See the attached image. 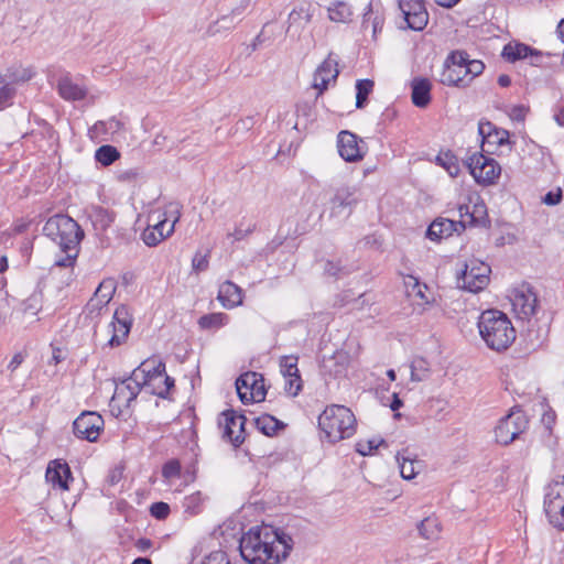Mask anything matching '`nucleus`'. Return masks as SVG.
Returning a JSON list of instances; mask_svg holds the SVG:
<instances>
[{"label": "nucleus", "mask_w": 564, "mask_h": 564, "mask_svg": "<svg viewBox=\"0 0 564 564\" xmlns=\"http://www.w3.org/2000/svg\"><path fill=\"white\" fill-rule=\"evenodd\" d=\"M318 426L332 443L349 438L356 432V417L344 405L327 406L318 416Z\"/></svg>", "instance_id": "4"}, {"label": "nucleus", "mask_w": 564, "mask_h": 564, "mask_svg": "<svg viewBox=\"0 0 564 564\" xmlns=\"http://www.w3.org/2000/svg\"><path fill=\"white\" fill-rule=\"evenodd\" d=\"M413 291L415 292V296L422 301L420 304L427 305L431 303L430 297L426 295V284H421L419 281H415Z\"/></svg>", "instance_id": "56"}, {"label": "nucleus", "mask_w": 564, "mask_h": 564, "mask_svg": "<svg viewBox=\"0 0 564 564\" xmlns=\"http://www.w3.org/2000/svg\"><path fill=\"white\" fill-rule=\"evenodd\" d=\"M325 195L326 202L321 217L325 213H328L329 218L348 217L361 200L360 189L349 184L329 186Z\"/></svg>", "instance_id": "5"}, {"label": "nucleus", "mask_w": 564, "mask_h": 564, "mask_svg": "<svg viewBox=\"0 0 564 564\" xmlns=\"http://www.w3.org/2000/svg\"><path fill=\"white\" fill-rule=\"evenodd\" d=\"M243 10L245 7H237L231 11L230 14L223 15L219 20H217L216 23L219 24L220 28L230 29L235 23V19L239 18L242 14Z\"/></svg>", "instance_id": "48"}, {"label": "nucleus", "mask_w": 564, "mask_h": 564, "mask_svg": "<svg viewBox=\"0 0 564 564\" xmlns=\"http://www.w3.org/2000/svg\"><path fill=\"white\" fill-rule=\"evenodd\" d=\"M163 377V388H154L151 392L159 398L165 399L167 398L170 390L174 387V379L166 373H164Z\"/></svg>", "instance_id": "52"}, {"label": "nucleus", "mask_w": 564, "mask_h": 564, "mask_svg": "<svg viewBox=\"0 0 564 564\" xmlns=\"http://www.w3.org/2000/svg\"><path fill=\"white\" fill-rule=\"evenodd\" d=\"M94 230L97 235L104 234L115 221L116 214L101 206H93L88 214Z\"/></svg>", "instance_id": "25"}, {"label": "nucleus", "mask_w": 564, "mask_h": 564, "mask_svg": "<svg viewBox=\"0 0 564 564\" xmlns=\"http://www.w3.org/2000/svg\"><path fill=\"white\" fill-rule=\"evenodd\" d=\"M375 83L371 79H358L356 82V107L362 109L367 105L368 96L373 90Z\"/></svg>", "instance_id": "36"}, {"label": "nucleus", "mask_w": 564, "mask_h": 564, "mask_svg": "<svg viewBox=\"0 0 564 564\" xmlns=\"http://www.w3.org/2000/svg\"><path fill=\"white\" fill-rule=\"evenodd\" d=\"M485 69V65L481 61L478 59H470L469 63H467L465 68V76L467 79H473L474 77L480 75Z\"/></svg>", "instance_id": "47"}, {"label": "nucleus", "mask_w": 564, "mask_h": 564, "mask_svg": "<svg viewBox=\"0 0 564 564\" xmlns=\"http://www.w3.org/2000/svg\"><path fill=\"white\" fill-rule=\"evenodd\" d=\"M208 253L202 254L200 252H196L192 260V268L196 272H202L207 270L209 261Z\"/></svg>", "instance_id": "53"}, {"label": "nucleus", "mask_w": 564, "mask_h": 564, "mask_svg": "<svg viewBox=\"0 0 564 564\" xmlns=\"http://www.w3.org/2000/svg\"><path fill=\"white\" fill-rule=\"evenodd\" d=\"M491 127L492 126L490 122H479V126H478L479 134L485 137L486 133H490Z\"/></svg>", "instance_id": "64"}, {"label": "nucleus", "mask_w": 564, "mask_h": 564, "mask_svg": "<svg viewBox=\"0 0 564 564\" xmlns=\"http://www.w3.org/2000/svg\"><path fill=\"white\" fill-rule=\"evenodd\" d=\"M338 75V61L333 53H329L314 73L313 88L318 90V95H322L328 88L329 83L336 82Z\"/></svg>", "instance_id": "17"}, {"label": "nucleus", "mask_w": 564, "mask_h": 564, "mask_svg": "<svg viewBox=\"0 0 564 564\" xmlns=\"http://www.w3.org/2000/svg\"><path fill=\"white\" fill-rule=\"evenodd\" d=\"M135 378H139L145 386L160 380L165 373V364L155 358H149L141 362L133 371Z\"/></svg>", "instance_id": "23"}, {"label": "nucleus", "mask_w": 564, "mask_h": 564, "mask_svg": "<svg viewBox=\"0 0 564 564\" xmlns=\"http://www.w3.org/2000/svg\"><path fill=\"white\" fill-rule=\"evenodd\" d=\"M475 210L473 213L469 212V206L468 205H460L459 208H458V212H459V216L462 218L460 221H465V225L466 224H469V225H475L478 223V219L477 217L475 216V213H484V205L481 206H478V205H475Z\"/></svg>", "instance_id": "45"}, {"label": "nucleus", "mask_w": 564, "mask_h": 564, "mask_svg": "<svg viewBox=\"0 0 564 564\" xmlns=\"http://www.w3.org/2000/svg\"><path fill=\"white\" fill-rule=\"evenodd\" d=\"M254 226H250L247 229H242L241 227H236L232 232L228 234V237H232L234 241H240L253 232Z\"/></svg>", "instance_id": "58"}, {"label": "nucleus", "mask_w": 564, "mask_h": 564, "mask_svg": "<svg viewBox=\"0 0 564 564\" xmlns=\"http://www.w3.org/2000/svg\"><path fill=\"white\" fill-rule=\"evenodd\" d=\"M539 56L540 54L534 51L532 47H530L527 44L523 43H517V44H507L502 50V56L508 62H516L518 59H523L529 56Z\"/></svg>", "instance_id": "30"}, {"label": "nucleus", "mask_w": 564, "mask_h": 564, "mask_svg": "<svg viewBox=\"0 0 564 564\" xmlns=\"http://www.w3.org/2000/svg\"><path fill=\"white\" fill-rule=\"evenodd\" d=\"M45 478L53 488L68 490V481L73 480V475L66 462L62 459H55L48 463Z\"/></svg>", "instance_id": "19"}, {"label": "nucleus", "mask_w": 564, "mask_h": 564, "mask_svg": "<svg viewBox=\"0 0 564 564\" xmlns=\"http://www.w3.org/2000/svg\"><path fill=\"white\" fill-rule=\"evenodd\" d=\"M29 225L30 224L28 221L19 220L18 223H15L12 230L15 235H19V234L26 231V229L29 228Z\"/></svg>", "instance_id": "63"}, {"label": "nucleus", "mask_w": 564, "mask_h": 564, "mask_svg": "<svg viewBox=\"0 0 564 564\" xmlns=\"http://www.w3.org/2000/svg\"><path fill=\"white\" fill-rule=\"evenodd\" d=\"M0 110L10 106L15 96V87L12 84L6 83L4 77L0 75Z\"/></svg>", "instance_id": "41"}, {"label": "nucleus", "mask_w": 564, "mask_h": 564, "mask_svg": "<svg viewBox=\"0 0 564 564\" xmlns=\"http://www.w3.org/2000/svg\"><path fill=\"white\" fill-rule=\"evenodd\" d=\"M236 388L242 403L261 402L265 399L264 379L261 375L248 371L236 380Z\"/></svg>", "instance_id": "12"}, {"label": "nucleus", "mask_w": 564, "mask_h": 564, "mask_svg": "<svg viewBox=\"0 0 564 564\" xmlns=\"http://www.w3.org/2000/svg\"><path fill=\"white\" fill-rule=\"evenodd\" d=\"M104 419L94 411L83 412L73 423L76 437L88 442H96L104 430Z\"/></svg>", "instance_id": "15"}, {"label": "nucleus", "mask_w": 564, "mask_h": 564, "mask_svg": "<svg viewBox=\"0 0 564 564\" xmlns=\"http://www.w3.org/2000/svg\"><path fill=\"white\" fill-rule=\"evenodd\" d=\"M150 513L155 519L163 520L170 513V506L167 503H165V502H162V501L154 502L150 507Z\"/></svg>", "instance_id": "50"}, {"label": "nucleus", "mask_w": 564, "mask_h": 564, "mask_svg": "<svg viewBox=\"0 0 564 564\" xmlns=\"http://www.w3.org/2000/svg\"><path fill=\"white\" fill-rule=\"evenodd\" d=\"M311 20L312 13L308 8L300 7L297 9H293L289 14L286 33L291 36H300Z\"/></svg>", "instance_id": "26"}, {"label": "nucleus", "mask_w": 564, "mask_h": 564, "mask_svg": "<svg viewBox=\"0 0 564 564\" xmlns=\"http://www.w3.org/2000/svg\"><path fill=\"white\" fill-rule=\"evenodd\" d=\"M281 372L285 378L294 377L299 373L297 369V357L294 356H284L280 361Z\"/></svg>", "instance_id": "43"}, {"label": "nucleus", "mask_w": 564, "mask_h": 564, "mask_svg": "<svg viewBox=\"0 0 564 564\" xmlns=\"http://www.w3.org/2000/svg\"><path fill=\"white\" fill-rule=\"evenodd\" d=\"M181 475V464L176 459H172L164 464L162 476L166 479L178 477Z\"/></svg>", "instance_id": "49"}, {"label": "nucleus", "mask_w": 564, "mask_h": 564, "mask_svg": "<svg viewBox=\"0 0 564 564\" xmlns=\"http://www.w3.org/2000/svg\"><path fill=\"white\" fill-rule=\"evenodd\" d=\"M465 229V221H454L447 218L435 219L427 228L426 237L433 241L451 237L455 231Z\"/></svg>", "instance_id": "22"}, {"label": "nucleus", "mask_w": 564, "mask_h": 564, "mask_svg": "<svg viewBox=\"0 0 564 564\" xmlns=\"http://www.w3.org/2000/svg\"><path fill=\"white\" fill-rule=\"evenodd\" d=\"M437 162L447 171V173L455 177L459 173V164L457 158L451 152H446L437 156Z\"/></svg>", "instance_id": "40"}, {"label": "nucleus", "mask_w": 564, "mask_h": 564, "mask_svg": "<svg viewBox=\"0 0 564 564\" xmlns=\"http://www.w3.org/2000/svg\"><path fill=\"white\" fill-rule=\"evenodd\" d=\"M338 153L346 162H358L364 152L358 144V137L350 131H340L337 138Z\"/></svg>", "instance_id": "20"}, {"label": "nucleus", "mask_w": 564, "mask_h": 564, "mask_svg": "<svg viewBox=\"0 0 564 564\" xmlns=\"http://www.w3.org/2000/svg\"><path fill=\"white\" fill-rule=\"evenodd\" d=\"M256 426L264 435L272 436L284 429L285 424L270 414H263L256 419Z\"/></svg>", "instance_id": "32"}, {"label": "nucleus", "mask_w": 564, "mask_h": 564, "mask_svg": "<svg viewBox=\"0 0 564 564\" xmlns=\"http://www.w3.org/2000/svg\"><path fill=\"white\" fill-rule=\"evenodd\" d=\"M529 429V419L523 410L514 406L501 417L495 427L496 441L501 445H509L519 438Z\"/></svg>", "instance_id": "6"}, {"label": "nucleus", "mask_w": 564, "mask_h": 564, "mask_svg": "<svg viewBox=\"0 0 564 564\" xmlns=\"http://www.w3.org/2000/svg\"><path fill=\"white\" fill-rule=\"evenodd\" d=\"M553 118L560 127H564V106H556Z\"/></svg>", "instance_id": "61"}, {"label": "nucleus", "mask_w": 564, "mask_h": 564, "mask_svg": "<svg viewBox=\"0 0 564 564\" xmlns=\"http://www.w3.org/2000/svg\"><path fill=\"white\" fill-rule=\"evenodd\" d=\"M513 312L520 319H528L535 314L538 296L529 283H522L511 291L510 295Z\"/></svg>", "instance_id": "13"}, {"label": "nucleus", "mask_w": 564, "mask_h": 564, "mask_svg": "<svg viewBox=\"0 0 564 564\" xmlns=\"http://www.w3.org/2000/svg\"><path fill=\"white\" fill-rule=\"evenodd\" d=\"M469 56L466 52L456 51L453 52L447 58L446 63H449L453 66L460 67L465 70L467 63H469Z\"/></svg>", "instance_id": "46"}, {"label": "nucleus", "mask_w": 564, "mask_h": 564, "mask_svg": "<svg viewBox=\"0 0 564 564\" xmlns=\"http://www.w3.org/2000/svg\"><path fill=\"white\" fill-rule=\"evenodd\" d=\"M119 158V151L112 145H101L100 148L97 149L95 153L96 161L102 164L104 166L112 164Z\"/></svg>", "instance_id": "37"}, {"label": "nucleus", "mask_w": 564, "mask_h": 564, "mask_svg": "<svg viewBox=\"0 0 564 564\" xmlns=\"http://www.w3.org/2000/svg\"><path fill=\"white\" fill-rule=\"evenodd\" d=\"M133 317L127 305H120L113 313L112 321L108 325L107 334L109 338L105 343V347L115 348L126 343L131 327Z\"/></svg>", "instance_id": "10"}, {"label": "nucleus", "mask_w": 564, "mask_h": 564, "mask_svg": "<svg viewBox=\"0 0 564 564\" xmlns=\"http://www.w3.org/2000/svg\"><path fill=\"white\" fill-rule=\"evenodd\" d=\"M527 109L523 106H514L511 109V118L518 121H523L525 118Z\"/></svg>", "instance_id": "60"}, {"label": "nucleus", "mask_w": 564, "mask_h": 564, "mask_svg": "<svg viewBox=\"0 0 564 564\" xmlns=\"http://www.w3.org/2000/svg\"><path fill=\"white\" fill-rule=\"evenodd\" d=\"M399 8L409 29L422 31L426 26L429 13L423 0H399Z\"/></svg>", "instance_id": "16"}, {"label": "nucleus", "mask_w": 564, "mask_h": 564, "mask_svg": "<svg viewBox=\"0 0 564 564\" xmlns=\"http://www.w3.org/2000/svg\"><path fill=\"white\" fill-rule=\"evenodd\" d=\"M466 165L475 181L482 185L495 184L501 173L500 165L494 159L477 152L467 158Z\"/></svg>", "instance_id": "11"}, {"label": "nucleus", "mask_w": 564, "mask_h": 564, "mask_svg": "<svg viewBox=\"0 0 564 564\" xmlns=\"http://www.w3.org/2000/svg\"><path fill=\"white\" fill-rule=\"evenodd\" d=\"M478 328L486 345L497 351L507 349L516 339V329L508 316L498 310L481 313Z\"/></svg>", "instance_id": "3"}, {"label": "nucleus", "mask_w": 564, "mask_h": 564, "mask_svg": "<svg viewBox=\"0 0 564 564\" xmlns=\"http://www.w3.org/2000/svg\"><path fill=\"white\" fill-rule=\"evenodd\" d=\"M386 445V442L383 438H371L367 441H359L356 444V451L362 456H368L373 453L375 449H377L379 446Z\"/></svg>", "instance_id": "42"}, {"label": "nucleus", "mask_w": 564, "mask_h": 564, "mask_svg": "<svg viewBox=\"0 0 564 564\" xmlns=\"http://www.w3.org/2000/svg\"><path fill=\"white\" fill-rule=\"evenodd\" d=\"M490 272L489 264L478 260H470L457 276V284L459 288L471 293H478L488 285Z\"/></svg>", "instance_id": "8"}, {"label": "nucleus", "mask_w": 564, "mask_h": 564, "mask_svg": "<svg viewBox=\"0 0 564 564\" xmlns=\"http://www.w3.org/2000/svg\"><path fill=\"white\" fill-rule=\"evenodd\" d=\"M246 421L243 414H237L234 410L224 411L218 423L223 438L239 447L245 441Z\"/></svg>", "instance_id": "14"}, {"label": "nucleus", "mask_w": 564, "mask_h": 564, "mask_svg": "<svg viewBox=\"0 0 564 564\" xmlns=\"http://www.w3.org/2000/svg\"><path fill=\"white\" fill-rule=\"evenodd\" d=\"M57 91L63 99L68 101L83 100L87 96V88L75 83L68 73L58 78Z\"/></svg>", "instance_id": "24"}, {"label": "nucleus", "mask_w": 564, "mask_h": 564, "mask_svg": "<svg viewBox=\"0 0 564 564\" xmlns=\"http://www.w3.org/2000/svg\"><path fill=\"white\" fill-rule=\"evenodd\" d=\"M200 564H234L229 555L221 550L213 551L200 561Z\"/></svg>", "instance_id": "44"}, {"label": "nucleus", "mask_w": 564, "mask_h": 564, "mask_svg": "<svg viewBox=\"0 0 564 564\" xmlns=\"http://www.w3.org/2000/svg\"><path fill=\"white\" fill-rule=\"evenodd\" d=\"M440 82L447 86L466 87L470 83V79L466 78L463 68L445 62L444 69L440 75Z\"/></svg>", "instance_id": "29"}, {"label": "nucleus", "mask_w": 564, "mask_h": 564, "mask_svg": "<svg viewBox=\"0 0 564 564\" xmlns=\"http://www.w3.org/2000/svg\"><path fill=\"white\" fill-rule=\"evenodd\" d=\"M229 317L225 313H210L199 317L198 325L202 329L213 330L225 326Z\"/></svg>", "instance_id": "34"}, {"label": "nucleus", "mask_w": 564, "mask_h": 564, "mask_svg": "<svg viewBox=\"0 0 564 564\" xmlns=\"http://www.w3.org/2000/svg\"><path fill=\"white\" fill-rule=\"evenodd\" d=\"M346 356L343 355V354H336L332 360H335L336 364H339L338 365V368L334 371V375L335 376H339L341 375L344 371H345V361H346Z\"/></svg>", "instance_id": "59"}, {"label": "nucleus", "mask_w": 564, "mask_h": 564, "mask_svg": "<svg viewBox=\"0 0 564 564\" xmlns=\"http://www.w3.org/2000/svg\"><path fill=\"white\" fill-rule=\"evenodd\" d=\"M205 499L206 497L200 491L186 496L183 500L184 512L189 516L200 513L203 511Z\"/></svg>", "instance_id": "35"}, {"label": "nucleus", "mask_w": 564, "mask_h": 564, "mask_svg": "<svg viewBox=\"0 0 564 564\" xmlns=\"http://www.w3.org/2000/svg\"><path fill=\"white\" fill-rule=\"evenodd\" d=\"M217 299L226 308H234L242 303V290L231 281L219 286Z\"/></svg>", "instance_id": "27"}, {"label": "nucleus", "mask_w": 564, "mask_h": 564, "mask_svg": "<svg viewBox=\"0 0 564 564\" xmlns=\"http://www.w3.org/2000/svg\"><path fill=\"white\" fill-rule=\"evenodd\" d=\"M327 11L328 18L334 22L348 23L352 20L354 12L347 2L336 1L328 7Z\"/></svg>", "instance_id": "31"}, {"label": "nucleus", "mask_w": 564, "mask_h": 564, "mask_svg": "<svg viewBox=\"0 0 564 564\" xmlns=\"http://www.w3.org/2000/svg\"><path fill=\"white\" fill-rule=\"evenodd\" d=\"M167 208L169 210L163 214V219H161V216H158L156 223L153 225L149 224L142 231L141 238L147 246L155 247L174 232L175 224L180 220L181 216L180 208L177 204L173 203Z\"/></svg>", "instance_id": "7"}, {"label": "nucleus", "mask_w": 564, "mask_h": 564, "mask_svg": "<svg viewBox=\"0 0 564 564\" xmlns=\"http://www.w3.org/2000/svg\"><path fill=\"white\" fill-rule=\"evenodd\" d=\"M324 271L326 274L330 276H340L344 272V268H341L338 263L333 261H327L324 265Z\"/></svg>", "instance_id": "57"}, {"label": "nucleus", "mask_w": 564, "mask_h": 564, "mask_svg": "<svg viewBox=\"0 0 564 564\" xmlns=\"http://www.w3.org/2000/svg\"><path fill=\"white\" fill-rule=\"evenodd\" d=\"M24 360V357L21 352H17L11 361L9 362L8 365V368L11 370V371H14Z\"/></svg>", "instance_id": "62"}, {"label": "nucleus", "mask_w": 564, "mask_h": 564, "mask_svg": "<svg viewBox=\"0 0 564 564\" xmlns=\"http://www.w3.org/2000/svg\"><path fill=\"white\" fill-rule=\"evenodd\" d=\"M144 386L143 381L135 378V375L132 372L129 378L117 384L112 400L129 409Z\"/></svg>", "instance_id": "18"}, {"label": "nucleus", "mask_w": 564, "mask_h": 564, "mask_svg": "<svg viewBox=\"0 0 564 564\" xmlns=\"http://www.w3.org/2000/svg\"><path fill=\"white\" fill-rule=\"evenodd\" d=\"M544 510L550 523L564 531V478L555 480L546 488Z\"/></svg>", "instance_id": "9"}, {"label": "nucleus", "mask_w": 564, "mask_h": 564, "mask_svg": "<svg viewBox=\"0 0 564 564\" xmlns=\"http://www.w3.org/2000/svg\"><path fill=\"white\" fill-rule=\"evenodd\" d=\"M292 547L290 535L269 525L250 528L239 544L241 557L249 564H280L286 560Z\"/></svg>", "instance_id": "1"}, {"label": "nucleus", "mask_w": 564, "mask_h": 564, "mask_svg": "<svg viewBox=\"0 0 564 564\" xmlns=\"http://www.w3.org/2000/svg\"><path fill=\"white\" fill-rule=\"evenodd\" d=\"M417 529L424 539H436L440 532L438 521L436 518L427 517L420 522Z\"/></svg>", "instance_id": "39"}, {"label": "nucleus", "mask_w": 564, "mask_h": 564, "mask_svg": "<svg viewBox=\"0 0 564 564\" xmlns=\"http://www.w3.org/2000/svg\"><path fill=\"white\" fill-rule=\"evenodd\" d=\"M397 460L400 467V474L404 479H413L421 467V463L419 460L412 459L409 456H405L404 453H399L397 455Z\"/></svg>", "instance_id": "33"}, {"label": "nucleus", "mask_w": 564, "mask_h": 564, "mask_svg": "<svg viewBox=\"0 0 564 564\" xmlns=\"http://www.w3.org/2000/svg\"><path fill=\"white\" fill-rule=\"evenodd\" d=\"M285 379V391L292 397L297 395L302 389V380L300 375H296L294 377L292 376Z\"/></svg>", "instance_id": "51"}, {"label": "nucleus", "mask_w": 564, "mask_h": 564, "mask_svg": "<svg viewBox=\"0 0 564 564\" xmlns=\"http://www.w3.org/2000/svg\"><path fill=\"white\" fill-rule=\"evenodd\" d=\"M411 88V98L414 106L425 108L431 101V82L427 78H414Z\"/></svg>", "instance_id": "28"}, {"label": "nucleus", "mask_w": 564, "mask_h": 564, "mask_svg": "<svg viewBox=\"0 0 564 564\" xmlns=\"http://www.w3.org/2000/svg\"><path fill=\"white\" fill-rule=\"evenodd\" d=\"M116 291V283L111 279H106L100 282L94 296L86 304V310L89 314L99 313L111 301Z\"/></svg>", "instance_id": "21"}, {"label": "nucleus", "mask_w": 564, "mask_h": 564, "mask_svg": "<svg viewBox=\"0 0 564 564\" xmlns=\"http://www.w3.org/2000/svg\"><path fill=\"white\" fill-rule=\"evenodd\" d=\"M410 368L412 381H423L429 377L430 365L424 358H414L411 362Z\"/></svg>", "instance_id": "38"}, {"label": "nucleus", "mask_w": 564, "mask_h": 564, "mask_svg": "<svg viewBox=\"0 0 564 564\" xmlns=\"http://www.w3.org/2000/svg\"><path fill=\"white\" fill-rule=\"evenodd\" d=\"M43 232L57 243L65 253L55 260L56 267L68 268L75 264L79 252V243L84 238V230L67 215L58 214L50 217L43 227Z\"/></svg>", "instance_id": "2"}, {"label": "nucleus", "mask_w": 564, "mask_h": 564, "mask_svg": "<svg viewBox=\"0 0 564 564\" xmlns=\"http://www.w3.org/2000/svg\"><path fill=\"white\" fill-rule=\"evenodd\" d=\"M140 175L138 169H129L124 171H119L117 173V180L122 183H131L134 182Z\"/></svg>", "instance_id": "54"}, {"label": "nucleus", "mask_w": 564, "mask_h": 564, "mask_svg": "<svg viewBox=\"0 0 564 564\" xmlns=\"http://www.w3.org/2000/svg\"><path fill=\"white\" fill-rule=\"evenodd\" d=\"M563 198L562 189L557 188L556 191H550L542 198V202L549 206H555L561 203Z\"/></svg>", "instance_id": "55"}]
</instances>
